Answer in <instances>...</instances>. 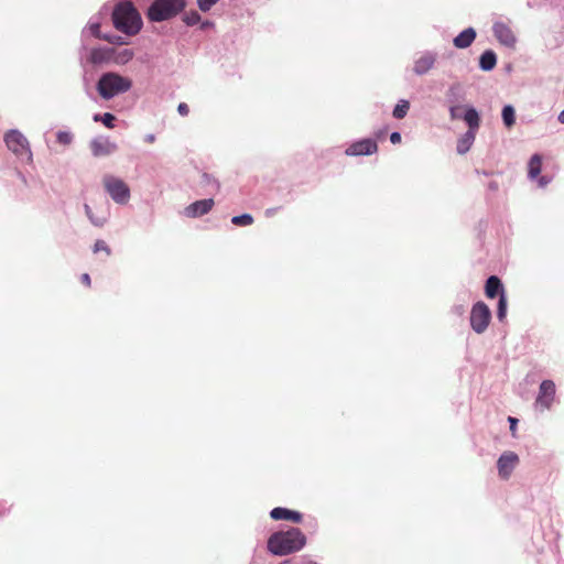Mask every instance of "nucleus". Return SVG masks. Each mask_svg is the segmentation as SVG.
Returning <instances> with one entry per match:
<instances>
[{
	"label": "nucleus",
	"mask_w": 564,
	"mask_h": 564,
	"mask_svg": "<svg viewBox=\"0 0 564 564\" xmlns=\"http://www.w3.org/2000/svg\"><path fill=\"white\" fill-rule=\"evenodd\" d=\"M306 544V536L301 529L289 527L273 532L268 541V551L275 556H286L301 551Z\"/></svg>",
	"instance_id": "obj_1"
},
{
	"label": "nucleus",
	"mask_w": 564,
	"mask_h": 564,
	"mask_svg": "<svg viewBox=\"0 0 564 564\" xmlns=\"http://www.w3.org/2000/svg\"><path fill=\"white\" fill-rule=\"evenodd\" d=\"M111 20L115 29L127 36L138 34L143 26L141 14L129 0L120 1L113 7Z\"/></svg>",
	"instance_id": "obj_2"
},
{
	"label": "nucleus",
	"mask_w": 564,
	"mask_h": 564,
	"mask_svg": "<svg viewBox=\"0 0 564 564\" xmlns=\"http://www.w3.org/2000/svg\"><path fill=\"white\" fill-rule=\"evenodd\" d=\"M132 87V80L116 72H106L100 75L96 84L99 96L109 100L113 97L124 94Z\"/></svg>",
	"instance_id": "obj_3"
},
{
	"label": "nucleus",
	"mask_w": 564,
	"mask_h": 564,
	"mask_svg": "<svg viewBox=\"0 0 564 564\" xmlns=\"http://www.w3.org/2000/svg\"><path fill=\"white\" fill-rule=\"evenodd\" d=\"M185 7V0H153L147 10V18L151 22H163L176 17Z\"/></svg>",
	"instance_id": "obj_4"
},
{
	"label": "nucleus",
	"mask_w": 564,
	"mask_h": 564,
	"mask_svg": "<svg viewBox=\"0 0 564 564\" xmlns=\"http://www.w3.org/2000/svg\"><path fill=\"white\" fill-rule=\"evenodd\" d=\"M106 193L118 205H126L131 196L130 187L127 183L113 175L106 174L102 178Z\"/></svg>",
	"instance_id": "obj_5"
},
{
	"label": "nucleus",
	"mask_w": 564,
	"mask_h": 564,
	"mask_svg": "<svg viewBox=\"0 0 564 564\" xmlns=\"http://www.w3.org/2000/svg\"><path fill=\"white\" fill-rule=\"evenodd\" d=\"M3 139L8 149L12 151L17 156L22 160H26V162L32 161L30 143L22 132L17 129H11L6 132Z\"/></svg>",
	"instance_id": "obj_6"
},
{
	"label": "nucleus",
	"mask_w": 564,
	"mask_h": 564,
	"mask_svg": "<svg viewBox=\"0 0 564 564\" xmlns=\"http://www.w3.org/2000/svg\"><path fill=\"white\" fill-rule=\"evenodd\" d=\"M491 311L488 304L484 302H477L470 310V326L477 334H484L491 322Z\"/></svg>",
	"instance_id": "obj_7"
},
{
	"label": "nucleus",
	"mask_w": 564,
	"mask_h": 564,
	"mask_svg": "<svg viewBox=\"0 0 564 564\" xmlns=\"http://www.w3.org/2000/svg\"><path fill=\"white\" fill-rule=\"evenodd\" d=\"M378 144L376 139L365 138L351 142L346 149L345 154L348 156H364L371 155L377 152Z\"/></svg>",
	"instance_id": "obj_8"
},
{
	"label": "nucleus",
	"mask_w": 564,
	"mask_h": 564,
	"mask_svg": "<svg viewBox=\"0 0 564 564\" xmlns=\"http://www.w3.org/2000/svg\"><path fill=\"white\" fill-rule=\"evenodd\" d=\"M519 462L520 457L518 454H516V452H503L497 460L498 475L500 476V478L509 479L511 474L518 466Z\"/></svg>",
	"instance_id": "obj_9"
},
{
	"label": "nucleus",
	"mask_w": 564,
	"mask_h": 564,
	"mask_svg": "<svg viewBox=\"0 0 564 564\" xmlns=\"http://www.w3.org/2000/svg\"><path fill=\"white\" fill-rule=\"evenodd\" d=\"M556 394V384L552 380H543L540 386L535 405L540 409H550Z\"/></svg>",
	"instance_id": "obj_10"
},
{
	"label": "nucleus",
	"mask_w": 564,
	"mask_h": 564,
	"mask_svg": "<svg viewBox=\"0 0 564 564\" xmlns=\"http://www.w3.org/2000/svg\"><path fill=\"white\" fill-rule=\"evenodd\" d=\"M115 48L108 46H97L89 50L87 54V62L98 66L112 62Z\"/></svg>",
	"instance_id": "obj_11"
},
{
	"label": "nucleus",
	"mask_w": 564,
	"mask_h": 564,
	"mask_svg": "<svg viewBox=\"0 0 564 564\" xmlns=\"http://www.w3.org/2000/svg\"><path fill=\"white\" fill-rule=\"evenodd\" d=\"M117 149V144L105 137H97L90 141V151L95 158L110 155Z\"/></svg>",
	"instance_id": "obj_12"
},
{
	"label": "nucleus",
	"mask_w": 564,
	"mask_h": 564,
	"mask_svg": "<svg viewBox=\"0 0 564 564\" xmlns=\"http://www.w3.org/2000/svg\"><path fill=\"white\" fill-rule=\"evenodd\" d=\"M494 35L497 41L506 45L507 47H514L517 37L509 26V24L502 23V21H497L494 23Z\"/></svg>",
	"instance_id": "obj_13"
},
{
	"label": "nucleus",
	"mask_w": 564,
	"mask_h": 564,
	"mask_svg": "<svg viewBox=\"0 0 564 564\" xmlns=\"http://www.w3.org/2000/svg\"><path fill=\"white\" fill-rule=\"evenodd\" d=\"M213 198H205L189 204L184 209V215L189 218H197L208 214L214 206Z\"/></svg>",
	"instance_id": "obj_14"
},
{
	"label": "nucleus",
	"mask_w": 564,
	"mask_h": 564,
	"mask_svg": "<svg viewBox=\"0 0 564 564\" xmlns=\"http://www.w3.org/2000/svg\"><path fill=\"white\" fill-rule=\"evenodd\" d=\"M270 517L275 521L286 520L294 523H300L303 519V514L301 512L283 507L273 508L270 511Z\"/></svg>",
	"instance_id": "obj_15"
},
{
	"label": "nucleus",
	"mask_w": 564,
	"mask_h": 564,
	"mask_svg": "<svg viewBox=\"0 0 564 564\" xmlns=\"http://www.w3.org/2000/svg\"><path fill=\"white\" fill-rule=\"evenodd\" d=\"M88 34L94 36L95 39L104 40V36L106 33L100 31V18L99 17H91L90 20L88 21L87 25L82 31V41L83 42ZM83 48H86L84 43H83Z\"/></svg>",
	"instance_id": "obj_16"
},
{
	"label": "nucleus",
	"mask_w": 564,
	"mask_h": 564,
	"mask_svg": "<svg viewBox=\"0 0 564 564\" xmlns=\"http://www.w3.org/2000/svg\"><path fill=\"white\" fill-rule=\"evenodd\" d=\"M435 61L436 55L431 54V52H426V54H423L419 58H416L413 66V70L417 75H423V73H427L430 72L431 68H433Z\"/></svg>",
	"instance_id": "obj_17"
},
{
	"label": "nucleus",
	"mask_w": 564,
	"mask_h": 564,
	"mask_svg": "<svg viewBox=\"0 0 564 564\" xmlns=\"http://www.w3.org/2000/svg\"><path fill=\"white\" fill-rule=\"evenodd\" d=\"M84 210L93 226L101 228L108 223V219H109V210L108 209L100 212L98 214H95L88 204H84Z\"/></svg>",
	"instance_id": "obj_18"
},
{
	"label": "nucleus",
	"mask_w": 564,
	"mask_h": 564,
	"mask_svg": "<svg viewBox=\"0 0 564 564\" xmlns=\"http://www.w3.org/2000/svg\"><path fill=\"white\" fill-rule=\"evenodd\" d=\"M477 36L474 28H467L454 37V45L458 48H466L471 45Z\"/></svg>",
	"instance_id": "obj_19"
},
{
	"label": "nucleus",
	"mask_w": 564,
	"mask_h": 564,
	"mask_svg": "<svg viewBox=\"0 0 564 564\" xmlns=\"http://www.w3.org/2000/svg\"><path fill=\"white\" fill-rule=\"evenodd\" d=\"M503 286L497 275H491L487 279L485 284V295L487 297H496L497 294L501 293Z\"/></svg>",
	"instance_id": "obj_20"
},
{
	"label": "nucleus",
	"mask_w": 564,
	"mask_h": 564,
	"mask_svg": "<svg viewBox=\"0 0 564 564\" xmlns=\"http://www.w3.org/2000/svg\"><path fill=\"white\" fill-rule=\"evenodd\" d=\"M497 65V56L494 51H490L488 48L487 51L482 52V54L479 57V66L485 72H490V69L495 68Z\"/></svg>",
	"instance_id": "obj_21"
},
{
	"label": "nucleus",
	"mask_w": 564,
	"mask_h": 564,
	"mask_svg": "<svg viewBox=\"0 0 564 564\" xmlns=\"http://www.w3.org/2000/svg\"><path fill=\"white\" fill-rule=\"evenodd\" d=\"M542 165H543L542 155L533 154L528 164V176L531 180H534V177H539V175H541Z\"/></svg>",
	"instance_id": "obj_22"
},
{
	"label": "nucleus",
	"mask_w": 564,
	"mask_h": 564,
	"mask_svg": "<svg viewBox=\"0 0 564 564\" xmlns=\"http://www.w3.org/2000/svg\"><path fill=\"white\" fill-rule=\"evenodd\" d=\"M463 117L468 123L469 130L476 133V130L479 129L480 123L479 112H477L475 108H466Z\"/></svg>",
	"instance_id": "obj_23"
},
{
	"label": "nucleus",
	"mask_w": 564,
	"mask_h": 564,
	"mask_svg": "<svg viewBox=\"0 0 564 564\" xmlns=\"http://www.w3.org/2000/svg\"><path fill=\"white\" fill-rule=\"evenodd\" d=\"M475 141V132L467 131L465 134L458 139L457 151L458 153H466L470 149L471 144Z\"/></svg>",
	"instance_id": "obj_24"
},
{
	"label": "nucleus",
	"mask_w": 564,
	"mask_h": 564,
	"mask_svg": "<svg viewBox=\"0 0 564 564\" xmlns=\"http://www.w3.org/2000/svg\"><path fill=\"white\" fill-rule=\"evenodd\" d=\"M93 120L95 122H101L105 127L112 129L115 128L116 117L111 112L95 113Z\"/></svg>",
	"instance_id": "obj_25"
},
{
	"label": "nucleus",
	"mask_w": 564,
	"mask_h": 564,
	"mask_svg": "<svg viewBox=\"0 0 564 564\" xmlns=\"http://www.w3.org/2000/svg\"><path fill=\"white\" fill-rule=\"evenodd\" d=\"M133 56H134V53L130 48H124L120 52L115 51L112 62L116 64L124 65V64L129 63L133 58Z\"/></svg>",
	"instance_id": "obj_26"
},
{
	"label": "nucleus",
	"mask_w": 564,
	"mask_h": 564,
	"mask_svg": "<svg viewBox=\"0 0 564 564\" xmlns=\"http://www.w3.org/2000/svg\"><path fill=\"white\" fill-rule=\"evenodd\" d=\"M502 120H503L506 127H508V129H510V127L514 126V123H516V110H514L513 106H511V105L503 106V108H502Z\"/></svg>",
	"instance_id": "obj_27"
},
{
	"label": "nucleus",
	"mask_w": 564,
	"mask_h": 564,
	"mask_svg": "<svg viewBox=\"0 0 564 564\" xmlns=\"http://www.w3.org/2000/svg\"><path fill=\"white\" fill-rule=\"evenodd\" d=\"M231 223L235 226L245 227V226H249L253 223V217L251 214L245 213L241 215L234 216L231 218Z\"/></svg>",
	"instance_id": "obj_28"
},
{
	"label": "nucleus",
	"mask_w": 564,
	"mask_h": 564,
	"mask_svg": "<svg viewBox=\"0 0 564 564\" xmlns=\"http://www.w3.org/2000/svg\"><path fill=\"white\" fill-rule=\"evenodd\" d=\"M507 305H508L507 297L503 294V289H502L500 292V296L498 300V307H497V316L500 321H503V318L506 317Z\"/></svg>",
	"instance_id": "obj_29"
},
{
	"label": "nucleus",
	"mask_w": 564,
	"mask_h": 564,
	"mask_svg": "<svg viewBox=\"0 0 564 564\" xmlns=\"http://www.w3.org/2000/svg\"><path fill=\"white\" fill-rule=\"evenodd\" d=\"M410 108V104L408 100H401L397 106H394L392 110V115L398 119H402V117L406 116L408 110Z\"/></svg>",
	"instance_id": "obj_30"
},
{
	"label": "nucleus",
	"mask_w": 564,
	"mask_h": 564,
	"mask_svg": "<svg viewBox=\"0 0 564 564\" xmlns=\"http://www.w3.org/2000/svg\"><path fill=\"white\" fill-rule=\"evenodd\" d=\"M200 19H202L200 14L195 10L186 12L183 15V22L188 26H193V25L197 24L198 22H200Z\"/></svg>",
	"instance_id": "obj_31"
},
{
	"label": "nucleus",
	"mask_w": 564,
	"mask_h": 564,
	"mask_svg": "<svg viewBox=\"0 0 564 564\" xmlns=\"http://www.w3.org/2000/svg\"><path fill=\"white\" fill-rule=\"evenodd\" d=\"M104 41L118 46L128 44V41L123 36L111 33H106Z\"/></svg>",
	"instance_id": "obj_32"
},
{
	"label": "nucleus",
	"mask_w": 564,
	"mask_h": 564,
	"mask_svg": "<svg viewBox=\"0 0 564 564\" xmlns=\"http://www.w3.org/2000/svg\"><path fill=\"white\" fill-rule=\"evenodd\" d=\"M56 140L63 145H69L73 142V134L69 131H58Z\"/></svg>",
	"instance_id": "obj_33"
},
{
	"label": "nucleus",
	"mask_w": 564,
	"mask_h": 564,
	"mask_svg": "<svg viewBox=\"0 0 564 564\" xmlns=\"http://www.w3.org/2000/svg\"><path fill=\"white\" fill-rule=\"evenodd\" d=\"M219 0H196L200 11H209Z\"/></svg>",
	"instance_id": "obj_34"
},
{
	"label": "nucleus",
	"mask_w": 564,
	"mask_h": 564,
	"mask_svg": "<svg viewBox=\"0 0 564 564\" xmlns=\"http://www.w3.org/2000/svg\"><path fill=\"white\" fill-rule=\"evenodd\" d=\"M93 250L95 253L99 251H105L108 256L111 253L109 246L101 239L96 240Z\"/></svg>",
	"instance_id": "obj_35"
},
{
	"label": "nucleus",
	"mask_w": 564,
	"mask_h": 564,
	"mask_svg": "<svg viewBox=\"0 0 564 564\" xmlns=\"http://www.w3.org/2000/svg\"><path fill=\"white\" fill-rule=\"evenodd\" d=\"M464 106L454 105L449 107L451 118L452 119H460L463 116Z\"/></svg>",
	"instance_id": "obj_36"
},
{
	"label": "nucleus",
	"mask_w": 564,
	"mask_h": 564,
	"mask_svg": "<svg viewBox=\"0 0 564 564\" xmlns=\"http://www.w3.org/2000/svg\"><path fill=\"white\" fill-rule=\"evenodd\" d=\"M202 183L204 185H215V187L218 189L219 188V183L208 173H204L202 175Z\"/></svg>",
	"instance_id": "obj_37"
},
{
	"label": "nucleus",
	"mask_w": 564,
	"mask_h": 564,
	"mask_svg": "<svg viewBox=\"0 0 564 564\" xmlns=\"http://www.w3.org/2000/svg\"><path fill=\"white\" fill-rule=\"evenodd\" d=\"M177 112L181 115V116H187L188 112H189V108L188 106L185 104V102H181L178 104L177 106Z\"/></svg>",
	"instance_id": "obj_38"
},
{
	"label": "nucleus",
	"mask_w": 564,
	"mask_h": 564,
	"mask_svg": "<svg viewBox=\"0 0 564 564\" xmlns=\"http://www.w3.org/2000/svg\"><path fill=\"white\" fill-rule=\"evenodd\" d=\"M508 422L510 424V432H511V434L516 435L517 425H518L517 417L510 416V417H508Z\"/></svg>",
	"instance_id": "obj_39"
},
{
	"label": "nucleus",
	"mask_w": 564,
	"mask_h": 564,
	"mask_svg": "<svg viewBox=\"0 0 564 564\" xmlns=\"http://www.w3.org/2000/svg\"><path fill=\"white\" fill-rule=\"evenodd\" d=\"M402 140V135L400 132H391L390 133V142L400 143Z\"/></svg>",
	"instance_id": "obj_40"
},
{
	"label": "nucleus",
	"mask_w": 564,
	"mask_h": 564,
	"mask_svg": "<svg viewBox=\"0 0 564 564\" xmlns=\"http://www.w3.org/2000/svg\"><path fill=\"white\" fill-rule=\"evenodd\" d=\"M80 281H82L85 285L89 286V285H90V276H89V274H88V273H84V274H82V276H80Z\"/></svg>",
	"instance_id": "obj_41"
},
{
	"label": "nucleus",
	"mask_w": 564,
	"mask_h": 564,
	"mask_svg": "<svg viewBox=\"0 0 564 564\" xmlns=\"http://www.w3.org/2000/svg\"><path fill=\"white\" fill-rule=\"evenodd\" d=\"M547 183H550V178H547V176H540V178H539L540 186H546Z\"/></svg>",
	"instance_id": "obj_42"
},
{
	"label": "nucleus",
	"mask_w": 564,
	"mask_h": 564,
	"mask_svg": "<svg viewBox=\"0 0 564 564\" xmlns=\"http://www.w3.org/2000/svg\"><path fill=\"white\" fill-rule=\"evenodd\" d=\"M212 25H213V22H212V21H209V20H206V21L202 22V24H200V29H202V30H205V29H207V28H209V26H212Z\"/></svg>",
	"instance_id": "obj_43"
},
{
	"label": "nucleus",
	"mask_w": 564,
	"mask_h": 564,
	"mask_svg": "<svg viewBox=\"0 0 564 564\" xmlns=\"http://www.w3.org/2000/svg\"><path fill=\"white\" fill-rule=\"evenodd\" d=\"M145 140L148 142H153L155 140V137H154V134H147Z\"/></svg>",
	"instance_id": "obj_44"
},
{
	"label": "nucleus",
	"mask_w": 564,
	"mask_h": 564,
	"mask_svg": "<svg viewBox=\"0 0 564 564\" xmlns=\"http://www.w3.org/2000/svg\"><path fill=\"white\" fill-rule=\"evenodd\" d=\"M557 119L560 122L564 123V110H562L558 116H557Z\"/></svg>",
	"instance_id": "obj_45"
},
{
	"label": "nucleus",
	"mask_w": 564,
	"mask_h": 564,
	"mask_svg": "<svg viewBox=\"0 0 564 564\" xmlns=\"http://www.w3.org/2000/svg\"><path fill=\"white\" fill-rule=\"evenodd\" d=\"M456 311L458 314H464V306H458Z\"/></svg>",
	"instance_id": "obj_46"
},
{
	"label": "nucleus",
	"mask_w": 564,
	"mask_h": 564,
	"mask_svg": "<svg viewBox=\"0 0 564 564\" xmlns=\"http://www.w3.org/2000/svg\"><path fill=\"white\" fill-rule=\"evenodd\" d=\"M265 213H267L268 216H271L273 214V210L272 209H268Z\"/></svg>",
	"instance_id": "obj_47"
}]
</instances>
